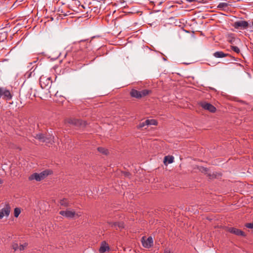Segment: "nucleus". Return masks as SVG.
Returning a JSON list of instances; mask_svg holds the SVG:
<instances>
[{
  "instance_id": "obj_1",
  "label": "nucleus",
  "mask_w": 253,
  "mask_h": 253,
  "mask_svg": "<svg viewBox=\"0 0 253 253\" xmlns=\"http://www.w3.org/2000/svg\"><path fill=\"white\" fill-rule=\"evenodd\" d=\"M49 174V172L47 170L43 171L40 173H34L30 175L28 179L29 181L35 180L36 181H40L45 178Z\"/></svg>"
},
{
  "instance_id": "obj_2",
  "label": "nucleus",
  "mask_w": 253,
  "mask_h": 253,
  "mask_svg": "<svg viewBox=\"0 0 253 253\" xmlns=\"http://www.w3.org/2000/svg\"><path fill=\"white\" fill-rule=\"evenodd\" d=\"M151 91L149 89H143L141 91H138L134 89H132L130 92V96L137 99H140L149 94Z\"/></svg>"
},
{
  "instance_id": "obj_3",
  "label": "nucleus",
  "mask_w": 253,
  "mask_h": 253,
  "mask_svg": "<svg viewBox=\"0 0 253 253\" xmlns=\"http://www.w3.org/2000/svg\"><path fill=\"white\" fill-rule=\"evenodd\" d=\"M59 214L69 219L73 218L75 216L79 217L80 216V214L79 213H76L74 210H70L69 209H67L66 211H59Z\"/></svg>"
},
{
  "instance_id": "obj_4",
  "label": "nucleus",
  "mask_w": 253,
  "mask_h": 253,
  "mask_svg": "<svg viewBox=\"0 0 253 253\" xmlns=\"http://www.w3.org/2000/svg\"><path fill=\"white\" fill-rule=\"evenodd\" d=\"M34 137L41 142L46 143H51L54 139V136L47 137L44 134L41 133L36 134Z\"/></svg>"
},
{
  "instance_id": "obj_5",
  "label": "nucleus",
  "mask_w": 253,
  "mask_h": 253,
  "mask_svg": "<svg viewBox=\"0 0 253 253\" xmlns=\"http://www.w3.org/2000/svg\"><path fill=\"white\" fill-rule=\"evenodd\" d=\"M52 81L50 77L42 75L40 78V84L42 88L50 86Z\"/></svg>"
},
{
  "instance_id": "obj_6",
  "label": "nucleus",
  "mask_w": 253,
  "mask_h": 253,
  "mask_svg": "<svg viewBox=\"0 0 253 253\" xmlns=\"http://www.w3.org/2000/svg\"><path fill=\"white\" fill-rule=\"evenodd\" d=\"M6 100H9L12 99V95L10 91L5 87L0 86V98Z\"/></svg>"
},
{
  "instance_id": "obj_7",
  "label": "nucleus",
  "mask_w": 253,
  "mask_h": 253,
  "mask_svg": "<svg viewBox=\"0 0 253 253\" xmlns=\"http://www.w3.org/2000/svg\"><path fill=\"white\" fill-rule=\"evenodd\" d=\"M199 104L206 110H208L211 113H214L216 111V108L210 103L206 101L199 102Z\"/></svg>"
},
{
  "instance_id": "obj_8",
  "label": "nucleus",
  "mask_w": 253,
  "mask_h": 253,
  "mask_svg": "<svg viewBox=\"0 0 253 253\" xmlns=\"http://www.w3.org/2000/svg\"><path fill=\"white\" fill-rule=\"evenodd\" d=\"M141 242L142 246L145 248H150L153 245V239L151 236L147 239L145 237H143L141 239Z\"/></svg>"
},
{
  "instance_id": "obj_9",
  "label": "nucleus",
  "mask_w": 253,
  "mask_h": 253,
  "mask_svg": "<svg viewBox=\"0 0 253 253\" xmlns=\"http://www.w3.org/2000/svg\"><path fill=\"white\" fill-rule=\"evenodd\" d=\"M11 208L9 204H6L4 208L0 210V219L4 216H8L10 213Z\"/></svg>"
},
{
  "instance_id": "obj_10",
  "label": "nucleus",
  "mask_w": 253,
  "mask_h": 253,
  "mask_svg": "<svg viewBox=\"0 0 253 253\" xmlns=\"http://www.w3.org/2000/svg\"><path fill=\"white\" fill-rule=\"evenodd\" d=\"M233 26L236 29H247L249 26V23L244 20L238 21L233 23Z\"/></svg>"
},
{
  "instance_id": "obj_11",
  "label": "nucleus",
  "mask_w": 253,
  "mask_h": 253,
  "mask_svg": "<svg viewBox=\"0 0 253 253\" xmlns=\"http://www.w3.org/2000/svg\"><path fill=\"white\" fill-rule=\"evenodd\" d=\"M65 123L73 126H80L82 125V121L78 119L69 118L66 120Z\"/></svg>"
},
{
  "instance_id": "obj_12",
  "label": "nucleus",
  "mask_w": 253,
  "mask_h": 253,
  "mask_svg": "<svg viewBox=\"0 0 253 253\" xmlns=\"http://www.w3.org/2000/svg\"><path fill=\"white\" fill-rule=\"evenodd\" d=\"M227 230L235 235L240 236H245L246 234L245 233L242 231V230L234 228V227H231V228H227Z\"/></svg>"
},
{
  "instance_id": "obj_13",
  "label": "nucleus",
  "mask_w": 253,
  "mask_h": 253,
  "mask_svg": "<svg viewBox=\"0 0 253 253\" xmlns=\"http://www.w3.org/2000/svg\"><path fill=\"white\" fill-rule=\"evenodd\" d=\"M59 205L60 206V208L62 209V207L66 208L70 207L71 205V203L70 201L66 198H63L60 199L58 201Z\"/></svg>"
},
{
  "instance_id": "obj_14",
  "label": "nucleus",
  "mask_w": 253,
  "mask_h": 253,
  "mask_svg": "<svg viewBox=\"0 0 253 253\" xmlns=\"http://www.w3.org/2000/svg\"><path fill=\"white\" fill-rule=\"evenodd\" d=\"M110 250L108 244L105 241L101 243V246L99 249V253H103L106 251H108Z\"/></svg>"
},
{
  "instance_id": "obj_15",
  "label": "nucleus",
  "mask_w": 253,
  "mask_h": 253,
  "mask_svg": "<svg viewBox=\"0 0 253 253\" xmlns=\"http://www.w3.org/2000/svg\"><path fill=\"white\" fill-rule=\"evenodd\" d=\"M213 55L215 58H223L229 56L228 53H225L221 51H218L215 52Z\"/></svg>"
},
{
  "instance_id": "obj_16",
  "label": "nucleus",
  "mask_w": 253,
  "mask_h": 253,
  "mask_svg": "<svg viewBox=\"0 0 253 253\" xmlns=\"http://www.w3.org/2000/svg\"><path fill=\"white\" fill-rule=\"evenodd\" d=\"M228 41L232 45L237 44L238 42H240V41L239 39L236 38L235 37H233L232 35H230L228 36Z\"/></svg>"
},
{
  "instance_id": "obj_17",
  "label": "nucleus",
  "mask_w": 253,
  "mask_h": 253,
  "mask_svg": "<svg viewBox=\"0 0 253 253\" xmlns=\"http://www.w3.org/2000/svg\"><path fill=\"white\" fill-rule=\"evenodd\" d=\"M111 226L114 227L116 229H122L124 228V222H111Z\"/></svg>"
},
{
  "instance_id": "obj_18",
  "label": "nucleus",
  "mask_w": 253,
  "mask_h": 253,
  "mask_svg": "<svg viewBox=\"0 0 253 253\" xmlns=\"http://www.w3.org/2000/svg\"><path fill=\"white\" fill-rule=\"evenodd\" d=\"M174 161V157L172 156H165L164 158V163L166 164L167 163L168 164H171L173 163Z\"/></svg>"
},
{
  "instance_id": "obj_19",
  "label": "nucleus",
  "mask_w": 253,
  "mask_h": 253,
  "mask_svg": "<svg viewBox=\"0 0 253 253\" xmlns=\"http://www.w3.org/2000/svg\"><path fill=\"white\" fill-rule=\"evenodd\" d=\"M79 44L81 50H83L84 48L87 47V46L89 45V43L86 41H81L79 42Z\"/></svg>"
},
{
  "instance_id": "obj_20",
  "label": "nucleus",
  "mask_w": 253,
  "mask_h": 253,
  "mask_svg": "<svg viewBox=\"0 0 253 253\" xmlns=\"http://www.w3.org/2000/svg\"><path fill=\"white\" fill-rule=\"evenodd\" d=\"M229 4L226 2H220L218 4L217 7L221 9H223L227 8Z\"/></svg>"
},
{
  "instance_id": "obj_21",
  "label": "nucleus",
  "mask_w": 253,
  "mask_h": 253,
  "mask_svg": "<svg viewBox=\"0 0 253 253\" xmlns=\"http://www.w3.org/2000/svg\"><path fill=\"white\" fill-rule=\"evenodd\" d=\"M148 125H157V122L156 120L152 119V120H146V123Z\"/></svg>"
},
{
  "instance_id": "obj_22",
  "label": "nucleus",
  "mask_w": 253,
  "mask_h": 253,
  "mask_svg": "<svg viewBox=\"0 0 253 253\" xmlns=\"http://www.w3.org/2000/svg\"><path fill=\"white\" fill-rule=\"evenodd\" d=\"M21 212V209L19 208H16L14 210V215L15 217H18Z\"/></svg>"
},
{
  "instance_id": "obj_23",
  "label": "nucleus",
  "mask_w": 253,
  "mask_h": 253,
  "mask_svg": "<svg viewBox=\"0 0 253 253\" xmlns=\"http://www.w3.org/2000/svg\"><path fill=\"white\" fill-rule=\"evenodd\" d=\"M31 70H32V69L29 71H28L25 73V74L24 75V77L25 78L29 79L32 76V74L34 72L35 69L33 71H31Z\"/></svg>"
},
{
  "instance_id": "obj_24",
  "label": "nucleus",
  "mask_w": 253,
  "mask_h": 253,
  "mask_svg": "<svg viewBox=\"0 0 253 253\" xmlns=\"http://www.w3.org/2000/svg\"><path fill=\"white\" fill-rule=\"evenodd\" d=\"M231 48L237 53H239L240 52V49L237 46H234V45H231Z\"/></svg>"
},
{
  "instance_id": "obj_25",
  "label": "nucleus",
  "mask_w": 253,
  "mask_h": 253,
  "mask_svg": "<svg viewBox=\"0 0 253 253\" xmlns=\"http://www.w3.org/2000/svg\"><path fill=\"white\" fill-rule=\"evenodd\" d=\"M97 149L99 152H100L103 154H107V150L103 147H98L97 148Z\"/></svg>"
},
{
  "instance_id": "obj_26",
  "label": "nucleus",
  "mask_w": 253,
  "mask_h": 253,
  "mask_svg": "<svg viewBox=\"0 0 253 253\" xmlns=\"http://www.w3.org/2000/svg\"><path fill=\"white\" fill-rule=\"evenodd\" d=\"M28 246V243H24L22 245H21L20 246H19V250L20 251H23Z\"/></svg>"
},
{
  "instance_id": "obj_27",
  "label": "nucleus",
  "mask_w": 253,
  "mask_h": 253,
  "mask_svg": "<svg viewBox=\"0 0 253 253\" xmlns=\"http://www.w3.org/2000/svg\"><path fill=\"white\" fill-rule=\"evenodd\" d=\"M145 123L146 121H145L143 122L140 123L138 126H137V127L138 128H140L145 126H148V124H146Z\"/></svg>"
},
{
  "instance_id": "obj_28",
  "label": "nucleus",
  "mask_w": 253,
  "mask_h": 253,
  "mask_svg": "<svg viewBox=\"0 0 253 253\" xmlns=\"http://www.w3.org/2000/svg\"><path fill=\"white\" fill-rule=\"evenodd\" d=\"M245 226L248 228L253 229V222H247Z\"/></svg>"
},
{
  "instance_id": "obj_29",
  "label": "nucleus",
  "mask_w": 253,
  "mask_h": 253,
  "mask_svg": "<svg viewBox=\"0 0 253 253\" xmlns=\"http://www.w3.org/2000/svg\"><path fill=\"white\" fill-rule=\"evenodd\" d=\"M12 247L14 251H16L19 248L18 244L16 243H13L12 245Z\"/></svg>"
},
{
  "instance_id": "obj_30",
  "label": "nucleus",
  "mask_w": 253,
  "mask_h": 253,
  "mask_svg": "<svg viewBox=\"0 0 253 253\" xmlns=\"http://www.w3.org/2000/svg\"><path fill=\"white\" fill-rule=\"evenodd\" d=\"M164 253H171V252L170 249L167 248L164 250Z\"/></svg>"
},
{
  "instance_id": "obj_31",
  "label": "nucleus",
  "mask_w": 253,
  "mask_h": 253,
  "mask_svg": "<svg viewBox=\"0 0 253 253\" xmlns=\"http://www.w3.org/2000/svg\"><path fill=\"white\" fill-rule=\"evenodd\" d=\"M187 1L192 2H196L198 1V0H186Z\"/></svg>"
},
{
  "instance_id": "obj_32",
  "label": "nucleus",
  "mask_w": 253,
  "mask_h": 253,
  "mask_svg": "<svg viewBox=\"0 0 253 253\" xmlns=\"http://www.w3.org/2000/svg\"><path fill=\"white\" fill-rule=\"evenodd\" d=\"M2 182H3L2 180L0 178V184L2 183Z\"/></svg>"
},
{
  "instance_id": "obj_33",
  "label": "nucleus",
  "mask_w": 253,
  "mask_h": 253,
  "mask_svg": "<svg viewBox=\"0 0 253 253\" xmlns=\"http://www.w3.org/2000/svg\"><path fill=\"white\" fill-rule=\"evenodd\" d=\"M55 96H58V91H57L56 93L55 94Z\"/></svg>"
}]
</instances>
